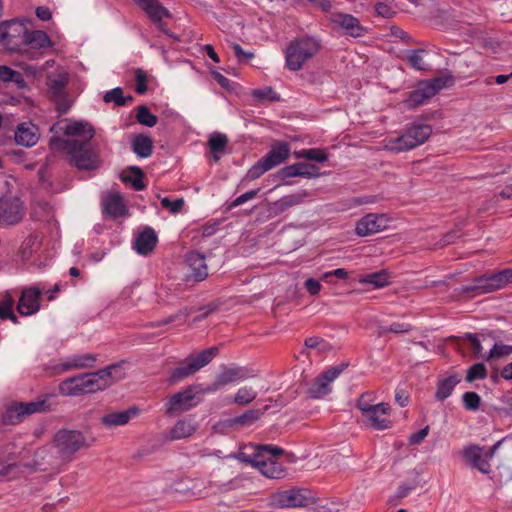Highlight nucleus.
<instances>
[{
  "instance_id": "obj_1",
  "label": "nucleus",
  "mask_w": 512,
  "mask_h": 512,
  "mask_svg": "<svg viewBox=\"0 0 512 512\" xmlns=\"http://www.w3.org/2000/svg\"><path fill=\"white\" fill-rule=\"evenodd\" d=\"M283 455L284 450L274 445L248 444L241 447L234 458L256 467L267 478L282 479L286 475V469L278 462V458Z\"/></svg>"
},
{
  "instance_id": "obj_2",
  "label": "nucleus",
  "mask_w": 512,
  "mask_h": 512,
  "mask_svg": "<svg viewBox=\"0 0 512 512\" xmlns=\"http://www.w3.org/2000/svg\"><path fill=\"white\" fill-rule=\"evenodd\" d=\"M124 378L119 365H111L95 373L82 374L63 380L59 393L63 396H80L95 393L109 387L113 382Z\"/></svg>"
},
{
  "instance_id": "obj_3",
  "label": "nucleus",
  "mask_w": 512,
  "mask_h": 512,
  "mask_svg": "<svg viewBox=\"0 0 512 512\" xmlns=\"http://www.w3.org/2000/svg\"><path fill=\"white\" fill-rule=\"evenodd\" d=\"M52 151H65L69 162L81 170L97 169L101 160L98 150L91 147L90 142H79L78 139H63L53 136L49 141Z\"/></svg>"
},
{
  "instance_id": "obj_4",
  "label": "nucleus",
  "mask_w": 512,
  "mask_h": 512,
  "mask_svg": "<svg viewBox=\"0 0 512 512\" xmlns=\"http://www.w3.org/2000/svg\"><path fill=\"white\" fill-rule=\"evenodd\" d=\"M373 392L363 393L357 400L356 407L360 410L363 423L374 430L389 429L393 425L390 419L391 407L388 403H375Z\"/></svg>"
},
{
  "instance_id": "obj_5",
  "label": "nucleus",
  "mask_w": 512,
  "mask_h": 512,
  "mask_svg": "<svg viewBox=\"0 0 512 512\" xmlns=\"http://www.w3.org/2000/svg\"><path fill=\"white\" fill-rule=\"evenodd\" d=\"M431 134L432 127L430 125L411 123L406 125L400 135L385 138L382 144L386 151L401 153L424 144L430 138Z\"/></svg>"
},
{
  "instance_id": "obj_6",
  "label": "nucleus",
  "mask_w": 512,
  "mask_h": 512,
  "mask_svg": "<svg viewBox=\"0 0 512 512\" xmlns=\"http://www.w3.org/2000/svg\"><path fill=\"white\" fill-rule=\"evenodd\" d=\"M320 42L311 36L292 40L285 50L286 67L291 71H299L320 51Z\"/></svg>"
},
{
  "instance_id": "obj_7",
  "label": "nucleus",
  "mask_w": 512,
  "mask_h": 512,
  "mask_svg": "<svg viewBox=\"0 0 512 512\" xmlns=\"http://www.w3.org/2000/svg\"><path fill=\"white\" fill-rule=\"evenodd\" d=\"M219 353L218 347H210L198 353L190 354L169 373L168 383L174 385L193 376L208 365Z\"/></svg>"
},
{
  "instance_id": "obj_8",
  "label": "nucleus",
  "mask_w": 512,
  "mask_h": 512,
  "mask_svg": "<svg viewBox=\"0 0 512 512\" xmlns=\"http://www.w3.org/2000/svg\"><path fill=\"white\" fill-rule=\"evenodd\" d=\"M201 397L198 396V385L191 384L170 395L164 404L165 414L176 416L190 411L198 406Z\"/></svg>"
},
{
  "instance_id": "obj_9",
  "label": "nucleus",
  "mask_w": 512,
  "mask_h": 512,
  "mask_svg": "<svg viewBox=\"0 0 512 512\" xmlns=\"http://www.w3.org/2000/svg\"><path fill=\"white\" fill-rule=\"evenodd\" d=\"M50 410L51 406L46 397L32 402H13L6 408L2 416V422L5 425H16L30 415Z\"/></svg>"
},
{
  "instance_id": "obj_10",
  "label": "nucleus",
  "mask_w": 512,
  "mask_h": 512,
  "mask_svg": "<svg viewBox=\"0 0 512 512\" xmlns=\"http://www.w3.org/2000/svg\"><path fill=\"white\" fill-rule=\"evenodd\" d=\"M86 445V438L77 430L61 429L55 433L52 446L62 459L70 460L71 457Z\"/></svg>"
},
{
  "instance_id": "obj_11",
  "label": "nucleus",
  "mask_w": 512,
  "mask_h": 512,
  "mask_svg": "<svg viewBox=\"0 0 512 512\" xmlns=\"http://www.w3.org/2000/svg\"><path fill=\"white\" fill-rule=\"evenodd\" d=\"M290 155V147L285 142L274 144L271 150L258 162H256L248 171L247 177L255 180L268 170L283 163Z\"/></svg>"
},
{
  "instance_id": "obj_12",
  "label": "nucleus",
  "mask_w": 512,
  "mask_h": 512,
  "mask_svg": "<svg viewBox=\"0 0 512 512\" xmlns=\"http://www.w3.org/2000/svg\"><path fill=\"white\" fill-rule=\"evenodd\" d=\"M511 282L512 269H504L497 273L476 278L473 284L464 286L462 292H476L477 294L489 293L501 289Z\"/></svg>"
},
{
  "instance_id": "obj_13",
  "label": "nucleus",
  "mask_w": 512,
  "mask_h": 512,
  "mask_svg": "<svg viewBox=\"0 0 512 512\" xmlns=\"http://www.w3.org/2000/svg\"><path fill=\"white\" fill-rule=\"evenodd\" d=\"M499 445L500 442H497L488 449L478 445H470L463 450V458L467 464L487 474L491 470L489 460L493 458Z\"/></svg>"
},
{
  "instance_id": "obj_14",
  "label": "nucleus",
  "mask_w": 512,
  "mask_h": 512,
  "mask_svg": "<svg viewBox=\"0 0 512 512\" xmlns=\"http://www.w3.org/2000/svg\"><path fill=\"white\" fill-rule=\"evenodd\" d=\"M25 207L20 198L6 195L0 198V222L5 225H16L23 219Z\"/></svg>"
},
{
  "instance_id": "obj_15",
  "label": "nucleus",
  "mask_w": 512,
  "mask_h": 512,
  "mask_svg": "<svg viewBox=\"0 0 512 512\" xmlns=\"http://www.w3.org/2000/svg\"><path fill=\"white\" fill-rule=\"evenodd\" d=\"M310 504V498L300 489L279 491L271 495L270 505L274 508H297Z\"/></svg>"
},
{
  "instance_id": "obj_16",
  "label": "nucleus",
  "mask_w": 512,
  "mask_h": 512,
  "mask_svg": "<svg viewBox=\"0 0 512 512\" xmlns=\"http://www.w3.org/2000/svg\"><path fill=\"white\" fill-rule=\"evenodd\" d=\"M329 20L334 29L342 30L351 37H362L367 32L366 28L361 25L359 19L351 14L333 12L330 14Z\"/></svg>"
},
{
  "instance_id": "obj_17",
  "label": "nucleus",
  "mask_w": 512,
  "mask_h": 512,
  "mask_svg": "<svg viewBox=\"0 0 512 512\" xmlns=\"http://www.w3.org/2000/svg\"><path fill=\"white\" fill-rule=\"evenodd\" d=\"M387 226L388 218L385 214L369 213L356 223L355 233L360 237H365L381 232Z\"/></svg>"
},
{
  "instance_id": "obj_18",
  "label": "nucleus",
  "mask_w": 512,
  "mask_h": 512,
  "mask_svg": "<svg viewBox=\"0 0 512 512\" xmlns=\"http://www.w3.org/2000/svg\"><path fill=\"white\" fill-rule=\"evenodd\" d=\"M56 128L63 131V133L67 136L73 137L72 139H76L75 137H80L79 142H90L95 135L94 128L87 122L83 121H74L67 123L66 121L58 122L56 125L51 127V132H53Z\"/></svg>"
},
{
  "instance_id": "obj_19",
  "label": "nucleus",
  "mask_w": 512,
  "mask_h": 512,
  "mask_svg": "<svg viewBox=\"0 0 512 512\" xmlns=\"http://www.w3.org/2000/svg\"><path fill=\"white\" fill-rule=\"evenodd\" d=\"M342 371L343 369L341 367H332L316 377L308 389L309 396L318 399L327 395L331 391L329 387L330 383L333 382Z\"/></svg>"
},
{
  "instance_id": "obj_20",
  "label": "nucleus",
  "mask_w": 512,
  "mask_h": 512,
  "mask_svg": "<svg viewBox=\"0 0 512 512\" xmlns=\"http://www.w3.org/2000/svg\"><path fill=\"white\" fill-rule=\"evenodd\" d=\"M147 14L148 16L153 20L154 23H156L159 30L164 32L165 34L169 36H173L169 33L167 29V25L162 21L163 18H169L171 17L170 12L163 7L158 0H134Z\"/></svg>"
},
{
  "instance_id": "obj_21",
  "label": "nucleus",
  "mask_w": 512,
  "mask_h": 512,
  "mask_svg": "<svg viewBox=\"0 0 512 512\" xmlns=\"http://www.w3.org/2000/svg\"><path fill=\"white\" fill-rule=\"evenodd\" d=\"M42 289L28 287L22 290L18 301L17 310L23 316L35 314L40 308V296Z\"/></svg>"
},
{
  "instance_id": "obj_22",
  "label": "nucleus",
  "mask_w": 512,
  "mask_h": 512,
  "mask_svg": "<svg viewBox=\"0 0 512 512\" xmlns=\"http://www.w3.org/2000/svg\"><path fill=\"white\" fill-rule=\"evenodd\" d=\"M198 430V424L191 417L177 420L167 431L165 438L169 441H177L191 437Z\"/></svg>"
},
{
  "instance_id": "obj_23",
  "label": "nucleus",
  "mask_w": 512,
  "mask_h": 512,
  "mask_svg": "<svg viewBox=\"0 0 512 512\" xmlns=\"http://www.w3.org/2000/svg\"><path fill=\"white\" fill-rule=\"evenodd\" d=\"M139 413V408L132 406L124 411H113L106 413L100 418V422L104 427L108 429L124 426L128 424L132 418L137 417Z\"/></svg>"
},
{
  "instance_id": "obj_24",
  "label": "nucleus",
  "mask_w": 512,
  "mask_h": 512,
  "mask_svg": "<svg viewBox=\"0 0 512 512\" xmlns=\"http://www.w3.org/2000/svg\"><path fill=\"white\" fill-rule=\"evenodd\" d=\"M158 242V237L151 227H145L134 241V249L140 255H149L154 250Z\"/></svg>"
},
{
  "instance_id": "obj_25",
  "label": "nucleus",
  "mask_w": 512,
  "mask_h": 512,
  "mask_svg": "<svg viewBox=\"0 0 512 512\" xmlns=\"http://www.w3.org/2000/svg\"><path fill=\"white\" fill-rule=\"evenodd\" d=\"M308 195V192L303 191L297 194L284 196L281 199L274 201L273 203L270 204L269 213L271 216L276 217L287 211L289 208L304 202L305 198H307Z\"/></svg>"
},
{
  "instance_id": "obj_26",
  "label": "nucleus",
  "mask_w": 512,
  "mask_h": 512,
  "mask_svg": "<svg viewBox=\"0 0 512 512\" xmlns=\"http://www.w3.org/2000/svg\"><path fill=\"white\" fill-rule=\"evenodd\" d=\"M15 141L24 147H32L39 140L38 128L31 122H24L18 125L15 131Z\"/></svg>"
},
{
  "instance_id": "obj_27",
  "label": "nucleus",
  "mask_w": 512,
  "mask_h": 512,
  "mask_svg": "<svg viewBox=\"0 0 512 512\" xmlns=\"http://www.w3.org/2000/svg\"><path fill=\"white\" fill-rule=\"evenodd\" d=\"M186 263L191 269V277L195 281H203L208 276L205 256L198 252H190L186 255Z\"/></svg>"
},
{
  "instance_id": "obj_28",
  "label": "nucleus",
  "mask_w": 512,
  "mask_h": 512,
  "mask_svg": "<svg viewBox=\"0 0 512 512\" xmlns=\"http://www.w3.org/2000/svg\"><path fill=\"white\" fill-rule=\"evenodd\" d=\"M249 377L248 370L245 367L234 366L224 367L222 371L217 375L222 387H225L231 383L243 381Z\"/></svg>"
},
{
  "instance_id": "obj_29",
  "label": "nucleus",
  "mask_w": 512,
  "mask_h": 512,
  "mask_svg": "<svg viewBox=\"0 0 512 512\" xmlns=\"http://www.w3.org/2000/svg\"><path fill=\"white\" fill-rule=\"evenodd\" d=\"M285 177L302 176L307 178H317L320 176L318 168L313 164L296 163L286 166L282 169Z\"/></svg>"
},
{
  "instance_id": "obj_30",
  "label": "nucleus",
  "mask_w": 512,
  "mask_h": 512,
  "mask_svg": "<svg viewBox=\"0 0 512 512\" xmlns=\"http://www.w3.org/2000/svg\"><path fill=\"white\" fill-rule=\"evenodd\" d=\"M96 360L97 356L90 353L73 355L67 358V360L61 364V366L65 371L92 368L94 367Z\"/></svg>"
},
{
  "instance_id": "obj_31",
  "label": "nucleus",
  "mask_w": 512,
  "mask_h": 512,
  "mask_svg": "<svg viewBox=\"0 0 512 512\" xmlns=\"http://www.w3.org/2000/svg\"><path fill=\"white\" fill-rule=\"evenodd\" d=\"M103 211L112 218L122 217L126 214L127 209L120 195H108L103 200Z\"/></svg>"
},
{
  "instance_id": "obj_32",
  "label": "nucleus",
  "mask_w": 512,
  "mask_h": 512,
  "mask_svg": "<svg viewBox=\"0 0 512 512\" xmlns=\"http://www.w3.org/2000/svg\"><path fill=\"white\" fill-rule=\"evenodd\" d=\"M433 96H435V90L433 88L426 87L425 83H422L417 89L409 94L405 104L409 109H414Z\"/></svg>"
},
{
  "instance_id": "obj_33",
  "label": "nucleus",
  "mask_w": 512,
  "mask_h": 512,
  "mask_svg": "<svg viewBox=\"0 0 512 512\" xmlns=\"http://www.w3.org/2000/svg\"><path fill=\"white\" fill-rule=\"evenodd\" d=\"M23 41L25 45L32 49L49 48L53 45L49 36L44 31L40 30L31 32L25 31Z\"/></svg>"
},
{
  "instance_id": "obj_34",
  "label": "nucleus",
  "mask_w": 512,
  "mask_h": 512,
  "mask_svg": "<svg viewBox=\"0 0 512 512\" xmlns=\"http://www.w3.org/2000/svg\"><path fill=\"white\" fill-rule=\"evenodd\" d=\"M460 382L459 375L453 374L446 378L439 379L437 382L435 399L438 401H444L451 396L454 388Z\"/></svg>"
},
{
  "instance_id": "obj_35",
  "label": "nucleus",
  "mask_w": 512,
  "mask_h": 512,
  "mask_svg": "<svg viewBox=\"0 0 512 512\" xmlns=\"http://www.w3.org/2000/svg\"><path fill=\"white\" fill-rule=\"evenodd\" d=\"M391 274L387 270H381L361 276L359 283L363 285H371L373 288L378 289L390 284Z\"/></svg>"
},
{
  "instance_id": "obj_36",
  "label": "nucleus",
  "mask_w": 512,
  "mask_h": 512,
  "mask_svg": "<svg viewBox=\"0 0 512 512\" xmlns=\"http://www.w3.org/2000/svg\"><path fill=\"white\" fill-rule=\"evenodd\" d=\"M263 414H264V411H262L260 409H250L239 416L228 419L225 423L228 427L250 426L253 423H255L256 421H258Z\"/></svg>"
},
{
  "instance_id": "obj_37",
  "label": "nucleus",
  "mask_w": 512,
  "mask_h": 512,
  "mask_svg": "<svg viewBox=\"0 0 512 512\" xmlns=\"http://www.w3.org/2000/svg\"><path fill=\"white\" fill-rule=\"evenodd\" d=\"M132 149L139 157L147 158L152 154L153 141L149 136L137 135L132 140Z\"/></svg>"
},
{
  "instance_id": "obj_38",
  "label": "nucleus",
  "mask_w": 512,
  "mask_h": 512,
  "mask_svg": "<svg viewBox=\"0 0 512 512\" xmlns=\"http://www.w3.org/2000/svg\"><path fill=\"white\" fill-rule=\"evenodd\" d=\"M129 170L133 175H128V174H126V172H123L121 174V180L124 183H131L132 187L136 191H141V190L145 189L146 185L143 182L144 174H143L142 170L135 166L130 167Z\"/></svg>"
},
{
  "instance_id": "obj_39",
  "label": "nucleus",
  "mask_w": 512,
  "mask_h": 512,
  "mask_svg": "<svg viewBox=\"0 0 512 512\" xmlns=\"http://www.w3.org/2000/svg\"><path fill=\"white\" fill-rule=\"evenodd\" d=\"M228 143L227 136L221 133H214L211 135L208 141V145L210 148L211 153H213V159L217 162L219 161V156H217V153H222Z\"/></svg>"
},
{
  "instance_id": "obj_40",
  "label": "nucleus",
  "mask_w": 512,
  "mask_h": 512,
  "mask_svg": "<svg viewBox=\"0 0 512 512\" xmlns=\"http://www.w3.org/2000/svg\"><path fill=\"white\" fill-rule=\"evenodd\" d=\"M257 397V392L249 386L240 387L234 395L233 402L239 406L252 403Z\"/></svg>"
},
{
  "instance_id": "obj_41",
  "label": "nucleus",
  "mask_w": 512,
  "mask_h": 512,
  "mask_svg": "<svg viewBox=\"0 0 512 512\" xmlns=\"http://www.w3.org/2000/svg\"><path fill=\"white\" fill-rule=\"evenodd\" d=\"M103 100L105 103L113 102L116 106H124L133 101L132 96H123V90L120 87L114 88L105 93Z\"/></svg>"
},
{
  "instance_id": "obj_42",
  "label": "nucleus",
  "mask_w": 512,
  "mask_h": 512,
  "mask_svg": "<svg viewBox=\"0 0 512 512\" xmlns=\"http://www.w3.org/2000/svg\"><path fill=\"white\" fill-rule=\"evenodd\" d=\"M295 156L297 158H304L310 161H316L320 163H323L328 159L327 153L319 148L304 149L301 150L300 152H295Z\"/></svg>"
},
{
  "instance_id": "obj_43",
  "label": "nucleus",
  "mask_w": 512,
  "mask_h": 512,
  "mask_svg": "<svg viewBox=\"0 0 512 512\" xmlns=\"http://www.w3.org/2000/svg\"><path fill=\"white\" fill-rule=\"evenodd\" d=\"M136 110V119L140 124L147 127H153L157 124V116L152 114L146 106H139Z\"/></svg>"
},
{
  "instance_id": "obj_44",
  "label": "nucleus",
  "mask_w": 512,
  "mask_h": 512,
  "mask_svg": "<svg viewBox=\"0 0 512 512\" xmlns=\"http://www.w3.org/2000/svg\"><path fill=\"white\" fill-rule=\"evenodd\" d=\"M13 305L14 299L7 295L0 302V318L1 319H10L13 323H18L17 316L13 313Z\"/></svg>"
},
{
  "instance_id": "obj_45",
  "label": "nucleus",
  "mask_w": 512,
  "mask_h": 512,
  "mask_svg": "<svg viewBox=\"0 0 512 512\" xmlns=\"http://www.w3.org/2000/svg\"><path fill=\"white\" fill-rule=\"evenodd\" d=\"M487 377V369L483 363H476L472 365L466 374V381L472 383L476 380H482Z\"/></svg>"
},
{
  "instance_id": "obj_46",
  "label": "nucleus",
  "mask_w": 512,
  "mask_h": 512,
  "mask_svg": "<svg viewBox=\"0 0 512 512\" xmlns=\"http://www.w3.org/2000/svg\"><path fill=\"white\" fill-rule=\"evenodd\" d=\"M425 53L423 49L411 50L408 52L407 60L409 64L416 70H426L422 55Z\"/></svg>"
},
{
  "instance_id": "obj_47",
  "label": "nucleus",
  "mask_w": 512,
  "mask_h": 512,
  "mask_svg": "<svg viewBox=\"0 0 512 512\" xmlns=\"http://www.w3.org/2000/svg\"><path fill=\"white\" fill-rule=\"evenodd\" d=\"M464 407L467 410L475 411L479 409L481 398L476 392H465L462 396Z\"/></svg>"
},
{
  "instance_id": "obj_48",
  "label": "nucleus",
  "mask_w": 512,
  "mask_h": 512,
  "mask_svg": "<svg viewBox=\"0 0 512 512\" xmlns=\"http://www.w3.org/2000/svg\"><path fill=\"white\" fill-rule=\"evenodd\" d=\"M512 353V345H504V344H495L488 355L486 356V360L501 358L504 356H508Z\"/></svg>"
},
{
  "instance_id": "obj_49",
  "label": "nucleus",
  "mask_w": 512,
  "mask_h": 512,
  "mask_svg": "<svg viewBox=\"0 0 512 512\" xmlns=\"http://www.w3.org/2000/svg\"><path fill=\"white\" fill-rule=\"evenodd\" d=\"M48 86L54 95L60 94L67 84L65 76L58 75L57 77H48Z\"/></svg>"
},
{
  "instance_id": "obj_50",
  "label": "nucleus",
  "mask_w": 512,
  "mask_h": 512,
  "mask_svg": "<svg viewBox=\"0 0 512 512\" xmlns=\"http://www.w3.org/2000/svg\"><path fill=\"white\" fill-rule=\"evenodd\" d=\"M161 205L163 208L169 209L172 213H178L184 206V200L178 198L172 201L168 197H164L161 199Z\"/></svg>"
},
{
  "instance_id": "obj_51",
  "label": "nucleus",
  "mask_w": 512,
  "mask_h": 512,
  "mask_svg": "<svg viewBox=\"0 0 512 512\" xmlns=\"http://www.w3.org/2000/svg\"><path fill=\"white\" fill-rule=\"evenodd\" d=\"M21 75L8 66H0V79L7 81L19 82Z\"/></svg>"
},
{
  "instance_id": "obj_52",
  "label": "nucleus",
  "mask_w": 512,
  "mask_h": 512,
  "mask_svg": "<svg viewBox=\"0 0 512 512\" xmlns=\"http://www.w3.org/2000/svg\"><path fill=\"white\" fill-rule=\"evenodd\" d=\"M135 80H136V92L138 94H144L147 91V76L146 73L142 69H137L135 71Z\"/></svg>"
},
{
  "instance_id": "obj_53",
  "label": "nucleus",
  "mask_w": 512,
  "mask_h": 512,
  "mask_svg": "<svg viewBox=\"0 0 512 512\" xmlns=\"http://www.w3.org/2000/svg\"><path fill=\"white\" fill-rule=\"evenodd\" d=\"M231 48H232L235 56L237 57L238 61H240V62L249 61L254 58V53L244 51L242 49V47L237 43H233L231 45Z\"/></svg>"
},
{
  "instance_id": "obj_54",
  "label": "nucleus",
  "mask_w": 512,
  "mask_h": 512,
  "mask_svg": "<svg viewBox=\"0 0 512 512\" xmlns=\"http://www.w3.org/2000/svg\"><path fill=\"white\" fill-rule=\"evenodd\" d=\"M430 427L427 425L421 430L412 433L409 437V444L418 445L420 444L428 435Z\"/></svg>"
},
{
  "instance_id": "obj_55",
  "label": "nucleus",
  "mask_w": 512,
  "mask_h": 512,
  "mask_svg": "<svg viewBox=\"0 0 512 512\" xmlns=\"http://www.w3.org/2000/svg\"><path fill=\"white\" fill-rule=\"evenodd\" d=\"M450 81H451L450 78L438 77V78L432 79L429 82H425V85H426V87L433 88L435 90V95H436L439 92V90L444 88L447 85V83Z\"/></svg>"
},
{
  "instance_id": "obj_56",
  "label": "nucleus",
  "mask_w": 512,
  "mask_h": 512,
  "mask_svg": "<svg viewBox=\"0 0 512 512\" xmlns=\"http://www.w3.org/2000/svg\"><path fill=\"white\" fill-rule=\"evenodd\" d=\"M211 485H212L211 481H207V482H205L203 480L196 481V483L194 484V489H197V491H194L192 494L199 498L204 497L207 494L206 490L208 488H210Z\"/></svg>"
},
{
  "instance_id": "obj_57",
  "label": "nucleus",
  "mask_w": 512,
  "mask_h": 512,
  "mask_svg": "<svg viewBox=\"0 0 512 512\" xmlns=\"http://www.w3.org/2000/svg\"><path fill=\"white\" fill-rule=\"evenodd\" d=\"M375 11L377 15L385 18H391L395 14L392 7L382 2H379L375 5Z\"/></svg>"
},
{
  "instance_id": "obj_58",
  "label": "nucleus",
  "mask_w": 512,
  "mask_h": 512,
  "mask_svg": "<svg viewBox=\"0 0 512 512\" xmlns=\"http://www.w3.org/2000/svg\"><path fill=\"white\" fill-rule=\"evenodd\" d=\"M258 193V190H250L240 196H238L231 204V207H237V206H240L242 204H244L245 202L253 199L256 197Z\"/></svg>"
},
{
  "instance_id": "obj_59",
  "label": "nucleus",
  "mask_w": 512,
  "mask_h": 512,
  "mask_svg": "<svg viewBox=\"0 0 512 512\" xmlns=\"http://www.w3.org/2000/svg\"><path fill=\"white\" fill-rule=\"evenodd\" d=\"M221 388H223V387H222L219 379L216 377L215 381L206 387H202L201 385H198V396H200V394L216 392V391L220 390Z\"/></svg>"
},
{
  "instance_id": "obj_60",
  "label": "nucleus",
  "mask_w": 512,
  "mask_h": 512,
  "mask_svg": "<svg viewBox=\"0 0 512 512\" xmlns=\"http://www.w3.org/2000/svg\"><path fill=\"white\" fill-rule=\"evenodd\" d=\"M253 95L259 99L275 100L276 94L272 88L254 90Z\"/></svg>"
},
{
  "instance_id": "obj_61",
  "label": "nucleus",
  "mask_w": 512,
  "mask_h": 512,
  "mask_svg": "<svg viewBox=\"0 0 512 512\" xmlns=\"http://www.w3.org/2000/svg\"><path fill=\"white\" fill-rule=\"evenodd\" d=\"M460 238H461L460 231L452 230L443 236L441 242H442V245H450V244H454Z\"/></svg>"
},
{
  "instance_id": "obj_62",
  "label": "nucleus",
  "mask_w": 512,
  "mask_h": 512,
  "mask_svg": "<svg viewBox=\"0 0 512 512\" xmlns=\"http://www.w3.org/2000/svg\"><path fill=\"white\" fill-rule=\"evenodd\" d=\"M321 287V283L313 278H309L305 281V288L311 295H317Z\"/></svg>"
},
{
  "instance_id": "obj_63",
  "label": "nucleus",
  "mask_w": 512,
  "mask_h": 512,
  "mask_svg": "<svg viewBox=\"0 0 512 512\" xmlns=\"http://www.w3.org/2000/svg\"><path fill=\"white\" fill-rule=\"evenodd\" d=\"M412 330V326L409 323H393L390 325L388 331L400 334L408 333Z\"/></svg>"
},
{
  "instance_id": "obj_64",
  "label": "nucleus",
  "mask_w": 512,
  "mask_h": 512,
  "mask_svg": "<svg viewBox=\"0 0 512 512\" xmlns=\"http://www.w3.org/2000/svg\"><path fill=\"white\" fill-rule=\"evenodd\" d=\"M466 339L470 342L473 353L475 355H479L482 351V345L479 339L474 334L471 333L466 334Z\"/></svg>"
}]
</instances>
